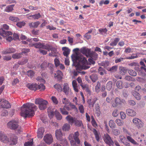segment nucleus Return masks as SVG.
<instances>
[{
  "label": "nucleus",
  "mask_w": 146,
  "mask_h": 146,
  "mask_svg": "<svg viewBox=\"0 0 146 146\" xmlns=\"http://www.w3.org/2000/svg\"><path fill=\"white\" fill-rule=\"evenodd\" d=\"M21 115L25 118L33 117L35 114V110L37 109V107L34 104L27 103L23 104L21 107Z\"/></svg>",
  "instance_id": "1"
},
{
  "label": "nucleus",
  "mask_w": 146,
  "mask_h": 146,
  "mask_svg": "<svg viewBox=\"0 0 146 146\" xmlns=\"http://www.w3.org/2000/svg\"><path fill=\"white\" fill-rule=\"evenodd\" d=\"M72 58L73 62L72 64L73 66L77 67L79 63H81L82 64L81 66V68L82 69L86 70L90 68L89 66L87 65L88 62L85 57L74 55L72 56Z\"/></svg>",
  "instance_id": "2"
},
{
  "label": "nucleus",
  "mask_w": 146,
  "mask_h": 146,
  "mask_svg": "<svg viewBox=\"0 0 146 146\" xmlns=\"http://www.w3.org/2000/svg\"><path fill=\"white\" fill-rule=\"evenodd\" d=\"M7 127L12 130H14L16 133H20L22 131L21 126L18 125V122L13 120L9 122L7 124Z\"/></svg>",
  "instance_id": "3"
},
{
  "label": "nucleus",
  "mask_w": 146,
  "mask_h": 146,
  "mask_svg": "<svg viewBox=\"0 0 146 146\" xmlns=\"http://www.w3.org/2000/svg\"><path fill=\"white\" fill-rule=\"evenodd\" d=\"M55 135L56 139L60 141V143L61 144L63 145H66L67 144L66 139L62 138V133L60 129L56 130Z\"/></svg>",
  "instance_id": "4"
},
{
  "label": "nucleus",
  "mask_w": 146,
  "mask_h": 146,
  "mask_svg": "<svg viewBox=\"0 0 146 146\" xmlns=\"http://www.w3.org/2000/svg\"><path fill=\"white\" fill-rule=\"evenodd\" d=\"M35 103L36 104H38V108L41 110H43L46 108L48 102L42 99L37 98L35 100Z\"/></svg>",
  "instance_id": "5"
},
{
  "label": "nucleus",
  "mask_w": 146,
  "mask_h": 146,
  "mask_svg": "<svg viewBox=\"0 0 146 146\" xmlns=\"http://www.w3.org/2000/svg\"><path fill=\"white\" fill-rule=\"evenodd\" d=\"M12 33L10 31H5L2 28L0 29V35L5 37L6 40L9 42H11L13 39L10 36L12 35Z\"/></svg>",
  "instance_id": "6"
},
{
  "label": "nucleus",
  "mask_w": 146,
  "mask_h": 146,
  "mask_svg": "<svg viewBox=\"0 0 146 146\" xmlns=\"http://www.w3.org/2000/svg\"><path fill=\"white\" fill-rule=\"evenodd\" d=\"M102 138L105 143L108 144L109 146L113 145L114 144V141L108 134L106 133L104 134L102 137Z\"/></svg>",
  "instance_id": "7"
},
{
  "label": "nucleus",
  "mask_w": 146,
  "mask_h": 146,
  "mask_svg": "<svg viewBox=\"0 0 146 146\" xmlns=\"http://www.w3.org/2000/svg\"><path fill=\"white\" fill-rule=\"evenodd\" d=\"M79 133L78 131L75 132L74 134H70L68 137V139L69 140L74 139L76 143L79 144L80 143V141L79 138Z\"/></svg>",
  "instance_id": "8"
},
{
  "label": "nucleus",
  "mask_w": 146,
  "mask_h": 146,
  "mask_svg": "<svg viewBox=\"0 0 146 146\" xmlns=\"http://www.w3.org/2000/svg\"><path fill=\"white\" fill-rule=\"evenodd\" d=\"M132 121L133 123L137 127L138 129H140L143 126V123L138 118H134Z\"/></svg>",
  "instance_id": "9"
},
{
  "label": "nucleus",
  "mask_w": 146,
  "mask_h": 146,
  "mask_svg": "<svg viewBox=\"0 0 146 146\" xmlns=\"http://www.w3.org/2000/svg\"><path fill=\"white\" fill-rule=\"evenodd\" d=\"M0 106L2 108L8 109L10 108L11 106L9 102L5 100L0 99Z\"/></svg>",
  "instance_id": "10"
},
{
  "label": "nucleus",
  "mask_w": 146,
  "mask_h": 146,
  "mask_svg": "<svg viewBox=\"0 0 146 146\" xmlns=\"http://www.w3.org/2000/svg\"><path fill=\"white\" fill-rule=\"evenodd\" d=\"M44 141L47 144H50L53 141V138L52 135L50 134H47L43 138Z\"/></svg>",
  "instance_id": "11"
},
{
  "label": "nucleus",
  "mask_w": 146,
  "mask_h": 146,
  "mask_svg": "<svg viewBox=\"0 0 146 146\" xmlns=\"http://www.w3.org/2000/svg\"><path fill=\"white\" fill-rule=\"evenodd\" d=\"M80 51L81 53L85 55L86 57H88L91 52V49L85 47L81 48Z\"/></svg>",
  "instance_id": "12"
},
{
  "label": "nucleus",
  "mask_w": 146,
  "mask_h": 146,
  "mask_svg": "<svg viewBox=\"0 0 146 146\" xmlns=\"http://www.w3.org/2000/svg\"><path fill=\"white\" fill-rule=\"evenodd\" d=\"M62 72L59 70H58L54 74V77L58 81H60L62 79L63 76Z\"/></svg>",
  "instance_id": "13"
},
{
  "label": "nucleus",
  "mask_w": 146,
  "mask_h": 146,
  "mask_svg": "<svg viewBox=\"0 0 146 146\" xmlns=\"http://www.w3.org/2000/svg\"><path fill=\"white\" fill-rule=\"evenodd\" d=\"M32 45L36 48H42L43 49L46 48V45H45L44 44L39 42L33 44Z\"/></svg>",
  "instance_id": "14"
},
{
  "label": "nucleus",
  "mask_w": 146,
  "mask_h": 146,
  "mask_svg": "<svg viewBox=\"0 0 146 146\" xmlns=\"http://www.w3.org/2000/svg\"><path fill=\"white\" fill-rule=\"evenodd\" d=\"M63 90V92L65 93L66 95H67L68 94V93L70 90V88L69 85L68 83H65L64 84Z\"/></svg>",
  "instance_id": "15"
},
{
  "label": "nucleus",
  "mask_w": 146,
  "mask_h": 146,
  "mask_svg": "<svg viewBox=\"0 0 146 146\" xmlns=\"http://www.w3.org/2000/svg\"><path fill=\"white\" fill-rule=\"evenodd\" d=\"M98 65L104 67V68L107 70L108 66L109 65L110 63L108 61H105L98 63Z\"/></svg>",
  "instance_id": "16"
},
{
  "label": "nucleus",
  "mask_w": 146,
  "mask_h": 146,
  "mask_svg": "<svg viewBox=\"0 0 146 146\" xmlns=\"http://www.w3.org/2000/svg\"><path fill=\"white\" fill-rule=\"evenodd\" d=\"M44 131L43 127H41L38 129L37 131V137L38 138H41L42 137Z\"/></svg>",
  "instance_id": "17"
},
{
  "label": "nucleus",
  "mask_w": 146,
  "mask_h": 146,
  "mask_svg": "<svg viewBox=\"0 0 146 146\" xmlns=\"http://www.w3.org/2000/svg\"><path fill=\"white\" fill-rule=\"evenodd\" d=\"M121 99L118 97H116L114 100V102L112 104V106L113 107H116L119 105L121 104Z\"/></svg>",
  "instance_id": "18"
},
{
  "label": "nucleus",
  "mask_w": 146,
  "mask_h": 146,
  "mask_svg": "<svg viewBox=\"0 0 146 146\" xmlns=\"http://www.w3.org/2000/svg\"><path fill=\"white\" fill-rule=\"evenodd\" d=\"M127 115L131 116H134L136 115V113L133 110L131 109H128L126 110Z\"/></svg>",
  "instance_id": "19"
},
{
  "label": "nucleus",
  "mask_w": 146,
  "mask_h": 146,
  "mask_svg": "<svg viewBox=\"0 0 146 146\" xmlns=\"http://www.w3.org/2000/svg\"><path fill=\"white\" fill-rule=\"evenodd\" d=\"M40 24V22L37 21L36 22H32L30 23L29 24V25L31 28H36Z\"/></svg>",
  "instance_id": "20"
},
{
  "label": "nucleus",
  "mask_w": 146,
  "mask_h": 146,
  "mask_svg": "<svg viewBox=\"0 0 146 146\" xmlns=\"http://www.w3.org/2000/svg\"><path fill=\"white\" fill-rule=\"evenodd\" d=\"M62 50L63 51V54L64 56L67 57L70 54V50L69 48L66 47H64L62 48Z\"/></svg>",
  "instance_id": "21"
},
{
  "label": "nucleus",
  "mask_w": 146,
  "mask_h": 146,
  "mask_svg": "<svg viewBox=\"0 0 146 146\" xmlns=\"http://www.w3.org/2000/svg\"><path fill=\"white\" fill-rule=\"evenodd\" d=\"M37 84H28L27 85V87L29 89L31 90H37Z\"/></svg>",
  "instance_id": "22"
},
{
  "label": "nucleus",
  "mask_w": 146,
  "mask_h": 146,
  "mask_svg": "<svg viewBox=\"0 0 146 146\" xmlns=\"http://www.w3.org/2000/svg\"><path fill=\"white\" fill-rule=\"evenodd\" d=\"M47 112L50 118H52L54 115L53 109L52 107H49L48 108Z\"/></svg>",
  "instance_id": "23"
},
{
  "label": "nucleus",
  "mask_w": 146,
  "mask_h": 146,
  "mask_svg": "<svg viewBox=\"0 0 146 146\" xmlns=\"http://www.w3.org/2000/svg\"><path fill=\"white\" fill-rule=\"evenodd\" d=\"M66 119L68 121V123L72 125L74 123L76 119L70 115L67 116L66 117Z\"/></svg>",
  "instance_id": "24"
},
{
  "label": "nucleus",
  "mask_w": 146,
  "mask_h": 146,
  "mask_svg": "<svg viewBox=\"0 0 146 146\" xmlns=\"http://www.w3.org/2000/svg\"><path fill=\"white\" fill-rule=\"evenodd\" d=\"M9 142H10V144L11 145L16 144L17 142V137L14 136L13 137H11Z\"/></svg>",
  "instance_id": "25"
},
{
  "label": "nucleus",
  "mask_w": 146,
  "mask_h": 146,
  "mask_svg": "<svg viewBox=\"0 0 146 146\" xmlns=\"http://www.w3.org/2000/svg\"><path fill=\"white\" fill-rule=\"evenodd\" d=\"M92 131L95 136L96 139L97 141H99L100 139L99 135L100 133L95 129H94Z\"/></svg>",
  "instance_id": "26"
},
{
  "label": "nucleus",
  "mask_w": 146,
  "mask_h": 146,
  "mask_svg": "<svg viewBox=\"0 0 146 146\" xmlns=\"http://www.w3.org/2000/svg\"><path fill=\"white\" fill-rule=\"evenodd\" d=\"M88 57H90L94 60H96L98 57V54L95 52L91 51Z\"/></svg>",
  "instance_id": "27"
},
{
  "label": "nucleus",
  "mask_w": 146,
  "mask_h": 146,
  "mask_svg": "<svg viewBox=\"0 0 146 146\" xmlns=\"http://www.w3.org/2000/svg\"><path fill=\"white\" fill-rule=\"evenodd\" d=\"M96 100L94 99H89L88 100L87 102L89 104L90 107H93L95 103Z\"/></svg>",
  "instance_id": "28"
},
{
  "label": "nucleus",
  "mask_w": 146,
  "mask_h": 146,
  "mask_svg": "<svg viewBox=\"0 0 146 146\" xmlns=\"http://www.w3.org/2000/svg\"><path fill=\"white\" fill-rule=\"evenodd\" d=\"M15 5H9L6 7L5 9V11L7 12H11L13 9V7Z\"/></svg>",
  "instance_id": "29"
},
{
  "label": "nucleus",
  "mask_w": 146,
  "mask_h": 146,
  "mask_svg": "<svg viewBox=\"0 0 146 146\" xmlns=\"http://www.w3.org/2000/svg\"><path fill=\"white\" fill-rule=\"evenodd\" d=\"M80 85L82 87L83 89L85 90V91L88 92L89 94H90L91 92L88 85L80 84Z\"/></svg>",
  "instance_id": "30"
},
{
  "label": "nucleus",
  "mask_w": 146,
  "mask_h": 146,
  "mask_svg": "<svg viewBox=\"0 0 146 146\" xmlns=\"http://www.w3.org/2000/svg\"><path fill=\"white\" fill-rule=\"evenodd\" d=\"M133 95L135 98L138 100H140L141 99V96L140 94L136 91H133L132 92Z\"/></svg>",
  "instance_id": "31"
},
{
  "label": "nucleus",
  "mask_w": 146,
  "mask_h": 146,
  "mask_svg": "<svg viewBox=\"0 0 146 146\" xmlns=\"http://www.w3.org/2000/svg\"><path fill=\"white\" fill-rule=\"evenodd\" d=\"M127 138L129 141H130L133 144L137 145H139L138 143L136 142L131 137L128 136H127Z\"/></svg>",
  "instance_id": "32"
},
{
  "label": "nucleus",
  "mask_w": 146,
  "mask_h": 146,
  "mask_svg": "<svg viewBox=\"0 0 146 146\" xmlns=\"http://www.w3.org/2000/svg\"><path fill=\"white\" fill-rule=\"evenodd\" d=\"M120 74L122 75H125L127 71V70L123 67H121L119 68Z\"/></svg>",
  "instance_id": "33"
},
{
  "label": "nucleus",
  "mask_w": 146,
  "mask_h": 146,
  "mask_svg": "<svg viewBox=\"0 0 146 146\" xmlns=\"http://www.w3.org/2000/svg\"><path fill=\"white\" fill-rule=\"evenodd\" d=\"M116 86L119 89H121L123 87V82L121 81H117L116 83Z\"/></svg>",
  "instance_id": "34"
},
{
  "label": "nucleus",
  "mask_w": 146,
  "mask_h": 146,
  "mask_svg": "<svg viewBox=\"0 0 146 146\" xmlns=\"http://www.w3.org/2000/svg\"><path fill=\"white\" fill-rule=\"evenodd\" d=\"M54 114L56 118L58 120H60L62 119V116L58 111L56 110Z\"/></svg>",
  "instance_id": "35"
},
{
  "label": "nucleus",
  "mask_w": 146,
  "mask_h": 146,
  "mask_svg": "<svg viewBox=\"0 0 146 146\" xmlns=\"http://www.w3.org/2000/svg\"><path fill=\"white\" fill-rule=\"evenodd\" d=\"M22 53H16L12 55V57L14 59H19L22 57Z\"/></svg>",
  "instance_id": "36"
},
{
  "label": "nucleus",
  "mask_w": 146,
  "mask_h": 146,
  "mask_svg": "<svg viewBox=\"0 0 146 146\" xmlns=\"http://www.w3.org/2000/svg\"><path fill=\"white\" fill-rule=\"evenodd\" d=\"M98 31L100 34L105 35L107 34V33L108 30L106 28H101L98 29Z\"/></svg>",
  "instance_id": "37"
},
{
  "label": "nucleus",
  "mask_w": 146,
  "mask_h": 146,
  "mask_svg": "<svg viewBox=\"0 0 146 146\" xmlns=\"http://www.w3.org/2000/svg\"><path fill=\"white\" fill-rule=\"evenodd\" d=\"M119 40V38H115L114 41L110 44V45L113 46H116Z\"/></svg>",
  "instance_id": "38"
},
{
  "label": "nucleus",
  "mask_w": 146,
  "mask_h": 146,
  "mask_svg": "<svg viewBox=\"0 0 146 146\" xmlns=\"http://www.w3.org/2000/svg\"><path fill=\"white\" fill-rule=\"evenodd\" d=\"M48 63L47 62H44L40 65V67L42 70L45 69L48 67Z\"/></svg>",
  "instance_id": "39"
},
{
  "label": "nucleus",
  "mask_w": 146,
  "mask_h": 146,
  "mask_svg": "<svg viewBox=\"0 0 146 146\" xmlns=\"http://www.w3.org/2000/svg\"><path fill=\"white\" fill-rule=\"evenodd\" d=\"M106 72V70L103 68L100 67L98 70V73L100 75L103 76L104 75V73Z\"/></svg>",
  "instance_id": "40"
},
{
  "label": "nucleus",
  "mask_w": 146,
  "mask_h": 146,
  "mask_svg": "<svg viewBox=\"0 0 146 146\" xmlns=\"http://www.w3.org/2000/svg\"><path fill=\"white\" fill-rule=\"evenodd\" d=\"M70 128V126L68 123H66L64 124L62 127V129L63 130L68 131L69 130Z\"/></svg>",
  "instance_id": "41"
},
{
  "label": "nucleus",
  "mask_w": 146,
  "mask_h": 146,
  "mask_svg": "<svg viewBox=\"0 0 146 146\" xmlns=\"http://www.w3.org/2000/svg\"><path fill=\"white\" fill-rule=\"evenodd\" d=\"M2 142L5 143H7L9 142V140L7 136L3 135V137L0 139Z\"/></svg>",
  "instance_id": "42"
},
{
  "label": "nucleus",
  "mask_w": 146,
  "mask_h": 146,
  "mask_svg": "<svg viewBox=\"0 0 146 146\" xmlns=\"http://www.w3.org/2000/svg\"><path fill=\"white\" fill-rule=\"evenodd\" d=\"M113 82L112 81H110L106 84V88L108 90H110L112 87Z\"/></svg>",
  "instance_id": "43"
},
{
  "label": "nucleus",
  "mask_w": 146,
  "mask_h": 146,
  "mask_svg": "<svg viewBox=\"0 0 146 146\" xmlns=\"http://www.w3.org/2000/svg\"><path fill=\"white\" fill-rule=\"evenodd\" d=\"M74 123L75 125L78 127H80L83 126L82 121L80 120L75 119Z\"/></svg>",
  "instance_id": "44"
},
{
  "label": "nucleus",
  "mask_w": 146,
  "mask_h": 146,
  "mask_svg": "<svg viewBox=\"0 0 146 146\" xmlns=\"http://www.w3.org/2000/svg\"><path fill=\"white\" fill-rule=\"evenodd\" d=\"M90 78L93 82H95L98 79L97 75L95 74H93L91 75Z\"/></svg>",
  "instance_id": "45"
},
{
  "label": "nucleus",
  "mask_w": 146,
  "mask_h": 146,
  "mask_svg": "<svg viewBox=\"0 0 146 146\" xmlns=\"http://www.w3.org/2000/svg\"><path fill=\"white\" fill-rule=\"evenodd\" d=\"M109 124L110 127L111 128L113 129L115 127V124L113 120H110L109 122Z\"/></svg>",
  "instance_id": "46"
},
{
  "label": "nucleus",
  "mask_w": 146,
  "mask_h": 146,
  "mask_svg": "<svg viewBox=\"0 0 146 146\" xmlns=\"http://www.w3.org/2000/svg\"><path fill=\"white\" fill-rule=\"evenodd\" d=\"M44 49L47 50L48 51L51 50V51H54L55 50V48L53 47L52 46L48 45L46 46V48Z\"/></svg>",
  "instance_id": "47"
},
{
  "label": "nucleus",
  "mask_w": 146,
  "mask_h": 146,
  "mask_svg": "<svg viewBox=\"0 0 146 146\" xmlns=\"http://www.w3.org/2000/svg\"><path fill=\"white\" fill-rule=\"evenodd\" d=\"M60 111L62 114L64 115H67L68 114V112L64 107L62 108H60Z\"/></svg>",
  "instance_id": "48"
},
{
  "label": "nucleus",
  "mask_w": 146,
  "mask_h": 146,
  "mask_svg": "<svg viewBox=\"0 0 146 146\" xmlns=\"http://www.w3.org/2000/svg\"><path fill=\"white\" fill-rule=\"evenodd\" d=\"M117 69V66H114L110 68H108L107 69V70L108 71L111 72H114L116 71Z\"/></svg>",
  "instance_id": "49"
},
{
  "label": "nucleus",
  "mask_w": 146,
  "mask_h": 146,
  "mask_svg": "<svg viewBox=\"0 0 146 146\" xmlns=\"http://www.w3.org/2000/svg\"><path fill=\"white\" fill-rule=\"evenodd\" d=\"M37 90L39 89L40 90H44L45 89V87L43 84H37L36 85Z\"/></svg>",
  "instance_id": "50"
},
{
  "label": "nucleus",
  "mask_w": 146,
  "mask_h": 146,
  "mask_svg": "<svg viewBox=\"0 0 146 146\" xmlns=\"http://www.w3.org/2000/svg\"><path fill=\"white\" fill-rule=\"evenodd\" d=\"M25 23L24 21L17 22L16 24L17 26L19 28H22L25 25Z\"/></svg>",
  "instance_id": "51"
},
{
  "label": "nucleus",
  "mask_w": 146,
  "mask_h": 146,
  "mask_svg": "<svg viewBox=\"0 0 146 146\" xmlns=\"http://www.w3.org/2000/svg\"><path fill=\"white\" fill-rule=\"evenodd\" d=\"M34 72L31 70H29L27 72V75L31 78H32L34 76Z\"/></svg>",
  "instance_id": "52"
},
{
  "label": "nucleus",
  "mask_w": 146,
  "mask_h": 146,
  "mask_svg": "<svg viewBox=\"0 0 146 146\" xmlns=\"http://www.w3.org/2000/svg\"><path fill=\"white\" fill-rule=\"evenodd\" d=\"M9 19L10 20L14 22H16L19 20V19L18 18L13 16H10L9 17Z\"/></svg>",
  "instance_id": "53"
},
{
  "label": "nucleus",
  "mask_w": 146,
  "mask_h": 146,
  "mask_svg": "<svg viewBox=\"0 0 146 146\" xmlns=\"http://www.w3.org/2000/svg\"><path fill=\"white\" fill-rule=\"evenodd\" d=\"M128 72L130 75L133 76H135L137 74V72L133 70H128Z\"/></svg>",
  "instance_id": "54"
},
{
  "label": "nucleus",
  "mask_w": 146,
  "mask_h": 146,
  "mask_svg": "<svg viewBox=\"0 0 146 146\" xmlns=\"http://www.w3.org/2000/svg\"><path fill=\"white\" fill-rule=\"evenodd\" d=\"M115 122L117 125L119 126H121L123 125V122L120 119H117L115 121Z\"/></svg>",
  "instance_id": "55"
},
{
  "label": "nucleus",
  "mask_w": 146,
  "mask_h": 146,
  "mask_svg": "<svg viewBox=\"0 0 146 146\" xmlns=\"http://www.w3.org/2000/svg\"><path fill=\"white\" fill-rule=\"evenodd\" d=\"M112 132L113 134L115 135H119L120 134V131L119 130L117 129H113Z\"/></svg>",
  "instance_id": "56"
},
{
  "label": "nucleus",
  "mask_w": 146,
  "mask_h": 146,
  "mask_svg": "<svg viewBox=\"0 0 146 146\" xmlns=\"http://www.w3.org/2000/svg\"><path fill=\"white\" fill-rule=\"evenodd\" d=\"M41 15L40 13L33 15V19L34 20L38 19L41 17Z\"/></svg>",
  "instance_id": "57"
},
{
  "label": "nucleus",
  "mask_w": 146,
  "mask_h": 146,
  "mask_svg": "<svg viewBox=\"0 0 146 146\" xmlns=\"http://www.w3.org/2000/svg\"><path fill=\"white\" fill-rule=\"evenodd\" d=\"M54 87L58 91H61L62 90V87L60 84H56L54 85Z\"/></svg>",
  "instance_id": "58"
},
{
  "label": "nucleus",
  "mask_w": 146,
  "mask_h": 146,
  "mask_svg": "<svg viewBox=\"0 0 146 146\" xmlns=\"http://www.w3.org/2000/svg\"><path fill=\"white\" fill-rule=\"evenodd\" d=\"M16 51L15 49L13 48H11L8 49L6 50L7 53H13Z\"/></svg>",
  "instance_id": "59"
},
{
  "label": "nucleus",
  "mask_w": 146,
  "mask_h": 146,
  "mask_svg": "<svg viewBox=\"0 0 146 146\" xmlns=\"http://www.w3.org/2000/svg\"><path fill=\"white\" fill-rule=\"evenodd\" d=\"M91 123L93 126L95 127L97 126V124L93 116H91Z\"/></svg>",
  "instance_id": "60"
},
{
  "label": "nucleus",
  "mask_w": 146,
  "mask_h": 146,
  "mask_svg": "<svg viewBox=\"0 0 146 146\" xmlns=\"http://www.w3.org/2000/svg\"><path fill=\"white\" fill-rule=\"evenodd\" d=\"M53 102L55 105H57L58 103V101L57 99L55 96H52L51 98Z\"/></svg>",
  "instance_id": "61"
},
{
  "label": "nucleus",
  "mask_w": 146,
  "mask_h": 146,
  "mask_svg": "<svg viewBox=\"0 0 146 146\" xmlns=\"http://www.w3.org/2000/svg\"><path fill=\"white\" fill-rule=\"evenodd\" d=\"M62 101L63 104L65 105L68 104L70 103L69 100L66 98H63Z\"/></svg>",
  "instance_id": "62"
},
{
  "label": "nucleus",
  "mask_w": 146,
  "mask_h": 146,
  "mask_svg": "<svg viewBox=\"0 0 146 146\" xmlns=\"http://www.w3.org/2000/svg\"><path fill=\"white\" fill-rule=\"evenodd\" d=\"M119 113V112L117 109L114 110L112 112V115L113 117H117Z\"/></svg>",
  "instance_id": "63"
},
{
  "label": "nucleus",
  "mask_w": 146,
  "mask_h": 146,
  "mask_svg": "<svg viewBox=\"0 0 146 146\" xmlns=\"http://www.w3.org/2000/svg\"><path fill=\"white\" fill-rule=\"evenodd\" d=\"M100 87V84L99 82H97V84L95 88V90L96 92H98L99 91V89Z\"/></svg>",
  "instance_id": "64"
}]
</instances>
